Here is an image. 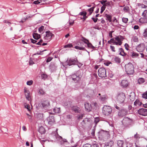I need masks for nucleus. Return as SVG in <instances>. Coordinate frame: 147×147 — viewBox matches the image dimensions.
Wrapping results in <instances>:
<instances>
[{"label": "nucleus", "mask_w": 147, "mask_h": 147, "mask_svg": "<svg viewBox=\"0 0 147 147\" xmlns=\"http://www.w3.org/2000/svg\"><path fill=\"white\" fill-rule=\"evenodd\" d=\"M125 68L126 73L129 75L133 74L134 72V67L133 65L129 62L125 65Z\"/></svg>", "instance_id": "nucleus-1"}, {"label": "nucleus", "mask_w": 147, "mask_h": 147, "mask_svg": "<svg viewBox=\"0 0 147 147\" xmlns=\"http://www.w3.org/2000/svg\"><path fill=\"white\" fill-rule=\"evenodd\" d=\"M78 63L77 58H71L67 59L66 61L65 62V65L71 66L73 65H77Z\"/></svg>", "instance_id": "nucleus-2"}, {"label": "nucleus", "mask_w": 147, "mask_h": 147, "mask_svg": "<svg viewBox=\"0 0 147 147\" xmlns=\"http://www.w3.org/2000/svg\"><path fill=\"white\" fill-rule=\"evenodd\" d=\"M125 98V94L123 93H119L117 95V100L120 104L123 103Z\"/></svg>", "instance_id": "nucleus-3"}, {"label": "nucleus", "mask_w": 147, "mask_h": 147, "mask_svg": "<svg viewBox=\"0 0 147 147\" xmlns=\"http://www.w3.org/2000/svg\"><path fill=\"white\" fill-rule=\"evenodd\" d=\"M112 111L111 107L108 106L104 105L102 108V113L105 115H108Z\"/></svg>", "instance_id": "nucleus-4"}, {"label": "nucleus", "mask_w": 147, "mask_h": 147, "mask_svg": "<svg viewBox=\"0 0 147 147\" xmlns=\"http://www.w3.org/2000/svg\"><path fill=\"white\" fill-rule=\"evenodd\" d=\"M54 36V35L50 31H46L45 32V34L43 37V39L45 40V42H48L51 40L52 37Z\"/></svg>", "instance_id": "nucleus-5"}, {"label": "nucleus", "mask_w": 147, "mask_h": 147, "mask_svg": "<svg viewBox=\"0 0 147 147\" xmlns=\"http://www.w3.org/2000/svg\"><path fill=\"white\" fill-rule=\"evenodd\" d=\"M80 71H78L76 74L72 75L71 78L73 80L75 81V82H77L80 80L82 76L80 74Z\"/></svg>", "instance_id": "nucleus-6"}, {"label": "nucleus", "mask_w": 147, "mask_h": 147, "mask_svg": "<svg viewBox=\"0 0 147 147\" xmlns=\"http://www.w3.org/2000/svg\"><path fill=\"white\" fill-rule=\"evenodd\" d=\"M132 122V119L127 117H125L122 120L123 124L127 127L131 126Z\"/></svg>", "instance_id": "nucleus-7"}, {"label": "nucleus", "mask_w": 147, "mask_h": 147, "mask_svg": "<svg viewBox=\"0 0 147 147\" xmlns=\"http://www.w3.org/2000/svg\"><path fill=\"white\" fill-rule=\"evenodd\" d=\"M98 76L101 78H105L107 77L106 70L103 67H101L98 70Z\"/></svg>", "instance_id": "nucleus-8"}, {"label": "nucleus", "mask_w": 147, "mask_h": 147, "mask_svg": "<svg viewBox=\"0 0 147 147\" xmlns=\"http://www.w3.org/2000/svg\"><path fill=\"white\" fill-rule=\"evenodd\" d=\"M77 45L78 46H76L74 47L75 49L80 50H82L86 51L89 54V52L87 51L85 48L83 46L84 45V43L83 42H81L80 40H79L77 43Z\"/></svg>", "instance_id": "nucleus-9"}, {"label": "nucleus", "mask_w": 147, "mask_h": 147, "mask_svg": "<svg viewBox=\"0 0 147 147\" xmlns=\"http://www.w3.org/2000/svg\"><path fill=\"white\" fill-rule=\"evenodd\" d=\"M128 111L127 109L123 107L121 108L118 112V116L120 117H122L127 114Z\"/></svg>", "instance_id": "nucleus-10"}, {"label": "nucleus", "mask_w": 147, "mask_h": 147, "mask_svg": "<svg viewBox=\"0 0 147 147\" xmlns=\"http://www.w3.org/2000/svg\"><path fill=\"white\" fill-rule=\"evenodd\" d=\"M46 121L48 123L49 125L51 126L55 123L53 116H49L47 118Z\"/></svg>", "instance_id": "nucleus-11"}, {"label": "nucleus", "mask_w": 147, "mask_h": 147, "mask_svg": "<svg viewBox=\"0 0 147 147\" xmlns=\"http://www.w3.org/2000/svg\"><path fill=\"white\" fill-rule=\"evenodd\" d=\"M50 106V102L48 100H43L41 102L40 106L44 109H47Z\"/></svg>", "instance_id": "nucleus-12"}, {"label": "nucleus", "mask_w": 147, "mask_h": 147, "mask_svg": "<svg viewBox=\"0 0 147 147\" xmlns=\"http://www.w3.org/2000/svg\"><path fill=\"white\" fill-rule=\"evenodd\" d=\"M108 134L107 131L101 130L98 133V136L99 138L102 139L105 137Z\"/></svg>", "instance_id": "nucleus-13"}, {"label": "nucleus", "mask_w": 147, "mask_h": 147, "mask_svg": "<svg viewBox=\"0 0 147 147\" xmlns=\"http://www.w3.org/2000/svg\"><path fill=\"white\" fill-rule=\"evenodd\" d=\"M138 114L143 116H147V109L144 108H141L138 111Z\"/></svg>", "instance_id": "nucleus-14"}, {"label": "nucleus", "mask_w": 147, "mask_h": 147, "mask_svg": "<svg viewBox=\"0 0 147 147\" xmlns=\"http://www.w3.org/2000/svg\"><path fill=\"white\" fill-rule=\"evenodd\" d=\"M145 48V45L144 44H140L136 48V50L139 52H142Z\"/></svg>", "instance_id": "nucleus-15"}, {"label": "nucleus", "mask_w": 147, "mask_h": 147, "mask_svg": "<svg viewBox=\"0 0 147 147\" xmlns=\"http://www.w3.org/2000/svg\"><path fill=\"white\" fill-rule=\"evenodd\" d=\"M117 144L119 147H127L126 143L122 140H118Z\"/></svg>", "instance_id": "nucleus-16"}, {"label": "nucleus", "mask_w": 147, "mask_h": 147, "mask_svg": "<svg viewBox=\"0 0 147 147\" xmlns=\"http://www.w3.org/2000/svg\"><path fill=\"white\" fill-rule=\"evenodd\" d=\"M71 109L76 113H80L81 111L80 108L76 106H72L71 107Z\"/></svg>", "instance_id": "nucleus-17"}, {"label": "nucleus", "mask_w": 147, "mask_h": 147, "mask_svg": "<svg viewBox=\"0 0 147 147\" xmlns=\"http://www.w3.org/2000/svg\"><path fill=\"white\" fill-rule=\"evenodd\" d=\"M24 92H25V95L26 99L29 101L30 100L31 98L30 95V92L28 90H27L26 88H24Z\"/></svg>", "instance_id": "nucleus-18"}, {"label": "nucleus", "mask_w": 147, "mask_h": 147, "mask_svg": "<svg viewBox=\"0 0 147 147\" xmlns=\"http://www.w3.org/2000/svg\"><path fill=\"white\" fill-rule=\"evenodd\" d=\"M85 108L87 112L90 111L91 109V105L88 102H85L84 103Z\"/></svg>", "instance_id": "nucleus-19"}, {"label": "nucleus", "mask_w": 147, "mask_h": 147, "mask_svg": "<svg viewBox=\"0 0 147 147\" xmlns=\"http://www.w3.org/2000/svg\"><path fill=\"white\" fill-rule=\"evenodd\" d=\"M120 85L123 88H126L128 85V81L126 80H122L120 84Z\"/></svg>", "instance_id": "nucleus-20"}, {"label": "nucleus", "mask_w": 147, "mask_h": 147, "mask_svg": "<svg viewBox=\"0 0 147 147\" xmlns=\"http://www.w3.org/2000/svg\"><path fill=\"white\" fill-rule=\"evenodd\" d=\"M104 16L106 18L105 19L107 21H109V22H111V19L112 17V14L105 13Z\"/></svg>", "instance_id": "nucleus-21"}, {"label": "nucleus", "mask_w": 147, "mask_h": 147, "mask_svg": "<svg viewBox=\"0 0 147 147\" xmlns=\"http://www.w3.org/2000/svg\"><path fill=\"white\" fill-rule=\"evenodd\" d=\"M142 104V103L140 102L139 100L137 99L134 103V105L136 106V107H134V108H136V107H138L139 106H140Z\"/></svg>", "instance_id": "nucleus-22"}, {"label": "nucleus", "mask_w": 147, "mask_h": 147, "mask_svg": "<svg viewBox=\"0 0 147 147\" xmlns=\"http://www.w3.org/2000/svg\"><path fill=\"white\" fill-rule=\"evenodd\" d=\"M114 142L113 140H111L105 143L104 147H112L113 146Z\"/></svg>", "instance_id": "nucleus-23"}, {"label": "nucleus", "mask_w": 147, "mask_h": 147, "mask_svg": "<svg viewBox=\"0 0 147 147\" xmlns=\"http://www.w3.org/2000/svg\"><path fill=\"white\" fill-rule=\"evenodd\" d=\"M140 22L142 24H145L147 23V18H145L144 16H142L139 20Z\"/></svg>", "instance_id": "nucleus-24"}, {"label": "nucleus", "mask_w": 147, "mask_h": 147, "mask_svg": "<svg viewBox=\"0 0 147 147\" xmlns=\"http://www.w3.org/2000/svg\"><path fill=\"white\" fill-rule=\"evenodd\" d=\"M112 60L117 63H119L121 62V60L120 58L117 56H115L112 58Z\"/></svg>", "instance_id": "nucleus-25"}, {"label": "nucleus", "mask_w": 147, "mask_h": 147, "mask_svg": "<svg viewBox=\"0 0 147 147\" xmlns=\"http://www.w3.org/2000/svg\"><path fill=\"white\" fill-rule=\"evenodd\" d=\"M91 80L93 81L94 82L96 80L98 77L97 74L96 73H94L92 74L91 76Z\"/></svg>", "instance_id": "nucleus-26"}, {"label": "nucleus", "mask_w": 147, "mask_h": 147, "mask_svg": "<svg viewBox=\"0 0 147 147\" xmlns=\"http://www.w3.org/2000/svg\"><path fill=\"white\" fill-rule=\"evenodd\" d=\"M32 35L33 38L35 40H37L40 37V34H38L37 33H34Z\"/></svg>", "instance_id": "nucleus-27"}, {"label": "nucleus", "mask_w": 147, "mask_h": 147, "mask_svg": "<svg viewBox=\"0 0 147 147\" xmlns=\"http://www.w3.org/2000/svg\"><path fill=\"white\" fill-rule=\"evenodd\" d=\"M50 69L52 71H53L56 69L57 67L54 64H51L50 66Z\"/></svg>", "instance_id": "nucleus-28"}, {"label": "nucleus", "mask_w": 147, "mask_h": 147, "mask_svg": "<svg viewBox=\"0 0 147 147\" xmlns=\"http://www.w3.org/2000/svg\"><path fill=\"white\" fill-rule=\"evenodd\" d=\"M130 54L131 57L132 58H134L137 57H138L139 55V54L137 53L136 52H134L133 51L130 52Z\"/></svg>", "instance_id": "nucleus-29"}, {"label": "nucleus", "mask_w": 147, "mask_h": 147, "mask_svg": "<svg viewBox=\"0 0 147 147\" xmlns=\"http://www.w3.org/2000/svg\"><path fill=\"white\" fill-rule=\"evenodd\" d=\"M38 131L41 134H44L45 133V129L43 127L41 126L39 128Z\"/></svg>", "instance_id": "nucleus-30"}, {"label": "nucleus", "mask_w": 147, "mask_h": 147, "mask_svg": "<svg viewBox=\"0 0 147 147\" xmlns=\"http://www.w3.org/2000/svg\"><path fill=\"white\" fill-rule=\"evenodd\" d=\"M145 81V79L142 78H138V82L139 84H141L143 83Z\"/></svg>", "instance_id": "nucleus-31"}, {"label": "nucleus", "mask_w": 147, "mask_h": 147, "mask_svg": "<svg viewBox=\"0 0 147 147\" xmlns=\"http://www.w3.org/2000/svg\"><path fill=\"white\" fill-rule=\"evenodd\" d=\"M81 40L83 42L86 44H87L89 42L88 40L83 36L82 37Z\"/></svg>", "instance_id": "nucleus-32"}, {"label": "nucleus", "mask_w": 147, "mask_h": 147, "mask_svg": "<svg viewBox=\"0 0 147 147\" xmlns=\"http://www.w3.org/2000/svg\"><path fill=\"white\" fill-rule=\"evenodd\" d=\"M87 47L89 48L94 49L95 48V47L93 46L92 44L89 42L87 44Z\"/></svg>", "instance_id": "nucleus-33"}, {"label": "nucleus", "mask_w": 147, "mask_h": 147, "mask_svg": "<svg viewBox=\"0 0 147 147\" xmlns=\"http://www.w3.org/2000/svg\"><path fill=\"white\" fill-rule=\"evenodd\" d=\"M143 35L145 38L147 39V28L144 30V32L143 33Z\"/></svg>", "instance_id": "nucleus-34"}, {"label": "nucleus", "mask_w": 147, "mask_h": 147, "mask_svg": "<svg viewBox=\"0 0 147 147\" xmlns=\"http://www.w3.org/2000/svg\"><path fill=\"white\" fill-rule=\"evenodd\" d=\"M107 0H102V1H100L99 2L103 5L102 6L106 7V4L105 3L107 2Z\"/></svg>", "instance_id": "nucleus-35"}, {"label": "nucleus", "mask_w": 147, "mask_h": 147, "mask_svg": "<svg viewBox=\"0 0 147 147\" xmlns=\"http://www.w3.org/2000/svg\"><path fill=\"white\" fill-rule=\"evenodd\" d=\"M41 77L42 79L45 80L47 78V75L45 74H42L41 75Z\"/></svg>", "instance_id": "nucleus-36"}, {"label": "nucleus", "mask_w": 147, "mask_h": 147, "mask_svg": "<svg viewBox=\"0 0 147 147\" xmlns=\"http://www.w3.org/2000/svg\"><path fill=\"white\" fill-rule=\"evenodd\" d=\"M115 42L114 39V38H111L110 40L108 41V43L109 44H111L113 43V44H114Z\"/></svg>", "instance_id": "nucleus-37"}, {"label": "nucleus", "mask_w": 147, "mask_h": 147, "mask_svg": "<svg viewBox=\"0 0 147 147\" xmlns=\"http://www.w3.org/2000/svg\"><path fill=\"white\" fill-rule=\"evenodd\" d=\"M73 47V45L71 43H69L64 46V48H71Z\"/></svg>", "instance_id": "nucleus-38"}, {"label": "nucleus", "mask_w": 147, "mask_h": 147, "mask_svg": "<svg viewBox=\"0 0 147 147\" xmlns=\"http://www.w3.org/2000/svg\"><path fill=\"white\" fill-rule=\"evenodd\" d=\"M142 16L145 18H147V10H145L142 14Z\"/></svg>", "instance_id": "nucleus-39"}, {"label": "nucleus", "mask_w": 147, "mask_h": 147, "mask_svg": "<svg viewBox=\"0 0 147 147\" xmlns=\"http://www.w3.org/2000/svg\"><path fill=\"white\" fill-rule=\"evenodd\" d=\"M53 111L55 113H59L60 111V108H55L54 109Z\"/></svg>", "instance_id": "nucleus-40"}, {"label": "nucleus", "mask_w": 147, "mask_h": 147, "mask_svg": "<svg viewBox=\"0 0 147 147\" xmlns=\"http://www.w3.org/2000/svg\"><path fill=\"white\" fill-rule=\"evenodd\" d=\"M87 13L85 11H82L80 13L79 15L81 16H82L83 17L86 16V15Z\"/></svg>", "instance_id": "nucleus-41"}, {"label": "nucleus", "mask_w": 147, "mask_h": 147, "mask_svg": "<svg viewBox=\"0 0 147 147\" xmlns=\"http://www.w3.org/2000/svg\"><path fill=\"white\" fill-rule=\"evenodd\" d=\"M132 40L134 42H137L138 41V38L136 36H133L132 38Z\"/></svg>", "instance_id": "nucleus-42"}, {"label": "nucleus", "mask_w": 147, "mask_h": 147, "mask_svg": "<svg viewBox=\"0 0 147 147\" xmlns=\"http://www.w3.org/2000/svg\"><path fill=\"white\" fill-rule=\"evenodd\" d=\"M94 7H93L88 9V11H89L90 15L94 11Z\"/></svg>", "instance_id": "nucleus-43"}, {"label": "nucleus", "mask_w": 147, "mask_h": 147, "mask_svg": "<svg viewBox=\"0 0 147 147\" xmlns=\"http://www.w3.org/2000/svg\"><path fill=\"white\" fill-rule=\"evenodd\" d=\"M142 97L146 99H147V91L142 94Z\"/></svg>", "instance_id": "nucleus-44"}, {"label": "nucleus", "mask_w": 147, "mask_h": 147, "mask_svg": "<svg viewBox=\"0 0 147 147\" xmlns=\"http://www.w3.org/2000/svg\"><path fill=\"white\" fill-rule=\"evenodd\" d=\"M39 93L41 95H43L45 93L44 90L42 89H40L39 90Z\"/></svg>", "instance_id": "nucleus-45"}, {"label": "nucleus", "mask_w": 147, "mask_h": 147, "mask_svg": "<svg viewBox=\"0 0 147 147\" xmlns=\"http://www.w3.org/2000/svg\"><path fill=\"white\" fill-rule=\"evenodd\" d=\"M90 147H99V145L96 143H93L90 144Z\"/></svg>", "instance_id": "nucleus-46"}, {"label": "nucleus", "mask_w": 147, "mask_h": 147, "mask_svg": "<svg viewBox=\"0 0 147 147\" xmlns=\"http://www.w3.org/2000/svg\"><path fill=\"white\" fill-rule=\"evenodd\" d=\"M46 50H43L42 51H40L39 52L38 51L36 53L34 54V55H36V54H37L38 55H42L43 54L42 53V52H43V51H46Z\"/></svg>", "instance_id": "nucleus-47"}, {"label": "nucleus", "mask_w": 147, "mask_h": 147, "mask_svg": "<svg viewBox=\"0 0 147 147\" xmlns=\"http://www.w3.org/2000/svg\"><path fill=\"white\" fill-rule=\"evenodd\" d=\"M119 51H120L125 56L126 55V53L124 52L123 49L122 48L119 49Z\"/></svg>", "instance_id": "nucleus-48"}, {"label": "nucleus", "mask_w": 147, "mask_h": 147, "mask_svg": "<svg viewBox=\"0 0 147 147\" xmlns=\"http://www.w3.org/2000/svg\"><path fill=\"white\" fill-rule=\"evenodd\" d=\"M122 21L123 22L125 23H127L128 21V19L127 18L123 17L122 18Z\"/></svg>", "instance_id": "nucleus-49"}, {"label": "nucleus", "mask_w": 147, "mask_h": 147, "mask_svg": "<svg viewBox=\"0 0 147 147\" xmlns=\"http://www.w3.org/2000/svg\"><path fill=\"white\" fill-rule=\"evenodd\" d=\"M99 119L98 117L95 118L94 123L96 125L99 121Z\"/></svg>", "instance_id": "nucleus-50"}, {"label": "nucleus", "mask_w": 147, "mask_h": 147, "mask_svg": "<svg viewBox=\"0 0 147 147\" xmlns=\"http://www.w3.org/2000/svg\"><path fill=\"white\" fill-rule=\"evenodd\" d=\"M139 6H141L142 8L146 9L147 8V6L143 4L139 3Z\"/></svg>", "instance_id": "nucleus-51"}, {"label": "nucleus", "mask_w": 147, "mask_h": 147, "mask_svg": "<svg viewBox=\"0 0 147 147\" xmlns=\"http://www.w3.org/2000/svg\"><path fill=\"white\" fill-rule=\"evenodd\" d=\"M44 29V26H41L39 28H38V31L40 33H41L42 31Z\"/></svg>", "instance_id": "nucleus-52"}, {"label": "nucleus", "mask_w": 147, "mask_h": 147, "mask_svg": "<svg viewBox=\"0 0 147 147\" xmlns=\"http://www.w3.org/2000/svg\"><path fill=\"white\" fill-rule=\"evenodd\" d=\"M122 42H119V41L116 42L115 41V42L114 45H121L122 44Z\"/></svg>", "instance_id": "nucleus-53"}, {"label": "nucleus", "mask_w": 147, "mask_h": 147, "mask_svg": "<svg viewBox=\"0 0 147 147\" xmlns=\"http://www.w3.org/2000/svg\"><path fill=\"white\" fill-rule=\"evenodd\" d=\"M53 59V58L51 57H48L46 60V61L47 63Z\"/></svg>", "instance_id": "nucleus-54"}, {"label": "nucleus", "mask_w": 147, "mask_h": 147, "mask_svg": "<svg viewBox=\"0 0 147 147\" xmlns=\"http://www.w3.org/2000/svg\"><path fill=\"white\" fill-rule=\"evenodd\" d=\"M106 8V7L102 6L101 8L100 13H102Z\"/></svg>", "instance_id": "nucleus-55"}, {"label": "nucleus", "mask_w": 147, "mask_h": 147, "mask_svg": "<svg viewBox=\"0 0 147 147\" xmlns=\"http://www.w3.org/2000/svg\"><path fill=\"white\" fill-rule=\"evenodd\" d=\"M33 83V81L32 80L28 81L27 82V85L30 86Z\"/></svg>", "instance_id": "nucleus-56"}, {"label": "nucleus", "mask_w": 147, "mask_h": 147, "mask_svg": "<svg viewBox=\"0 0 147 147\" xmlns=\"http://www.w3.org/2000/svg\"><path fill=\"white\" fill-rule=\"evenodd\" d=\"M30 40L31 42L32 43L36 44V42H37V41L36 40L31 38L30 39Z\"/></svg>", "instance_id": "nucleus-57"}, {"label": "nucleus", "mask_w": 147, "mask_h": 147, "mask_svg": "<svg viewBox=\"0 0 147 147\" xmlns=\"http://www.w3.org/2000/svg\"><path fill=\"white\" fill-rule=\"evenodd\" d=\"M129 8L128 7L126 6L123 8V10L127 12L129 11Z\"/></svg>", "instance_id": "nucleus-58"}, {"label": "nucleus", "mask_w": 147, "mask_h": 147, "mask_svg": "<svg viewBox=\"0 0 147 147\" xmlns=\"http://www.w3.org/2000/svg\"><path fill=\"white\" fill-rule=\"evenodd\" d=\"M110 47L111 49V51H113V52L115 51V48L114 46H112V45H111L110 46Z\"/></svg>", "instance_id": "nucleus-59"}, {"label": "nucleus", "mask_w": 147, "mask_h": 147, "mask_svg": "<svg viewBox=\"0 0 147 147\" xmlns=\"http://www.w3.org/2000/svg\"><path fill=\"white\" fill-rule=\"evenodd\" d=\"M115 39L117 40V41H119V42H122L120 40V38H119V36H116V37H115Z\"/></svg>", "instance_id": "nucleus-60"}, {"label": "nucleus", "mask_w": 147, "mask_h": 147, "mask_svg": "<svg viewBox=\"0 0 147 147\" xmlns=\"http://www.w3.org/2000/svg\"><path fill=\"white\" fill-rule=\"evenodd\" d=\"M124 46L125 47V49L127 50H129L128 47H129V46L128 44H127V43H125V45H124Z\"/></svg>", "instance_id": "nucleus-61"}, {"label": "nucleus", "mask_w": 147, "mask_h": 147, "mask_svg": "<svg viewBox=\"0 0 147 147\" xmlns=\"http://www.w3.org/2000/svg\"><path fill=\"white\" fill-rule=\"evenodd\" d=\"M91 19L94 23H96L98 20V18H94L92 17Z\"/></svg>", "instance_id": "nucleus-62"}, {"label": "nucleus", "mask_w": 147, "mask_h": 147, "mask_svg": "<svg viewBox=\"0 0 147 147\" xmlns=\"http://www.w3.org/2000/svg\"><path fill=\"white\" fill-rule=\"evenodd\" d=\"M100 100L102 101H104L105 100L106 97L105 96H100Z\"/></svg>", "instance_id": "nucleus-63"}, {"label": "nucleus", "mask_w": 147, "mask_h": 147, "mask_svg": "<svg viewBox=\"0 0 147 147\" xmlns=\"http://www.w3.org/2000/svg\"><path fill=\"white\" fill-rule=\"evenodd\" d=\"M114 32L113 31H111L109 32V36L111 37V38H112L113 37L112 36V33Z\"/></svg>", "instance_id": "nucleus-64"}]
</instances>
